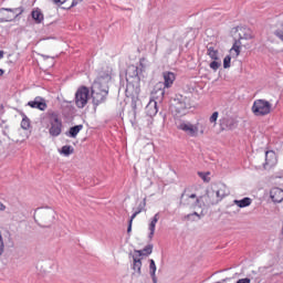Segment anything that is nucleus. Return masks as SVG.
Masks as SVG:
<instances>
[{"label": "nucleus", "mask_w": 283, "mask_h": 283, "mask_svg": "<svg viewBox=\"0 0 283 283\" xmlns=\"http://www.w3.org/2000/svg\"><path fill=\"white\" fill-rule=\"evenodd\" d=\"M130 107H132L133 112H136V109H137L136 98L132 99Z\"/></svg>", "instance_id": "41"}, {"label": "nucleus", "mask_w": 283, "mask_h": 283, "mask_svg": "<svg viewBox=\"0 0 283 283\" xmlns=\"http://www.w3.org/2000/svg\"><path fill=\"white\" fill-rule=\"evenodd\" d=\"M83 2V0H70L66 3H62L63 10H72V8H75V6H78V3Z\"/></svg>", "instance_id": "24"}, {"label": "nucleus", "mask_w": 283, "mask_h": 283, "mask_svg": "<svg viewBox=\"0 0 283 283\" xmlns=\"http://www.w3.org/2000/svg\"><path fill=\"white\" fill-rule=\"evenodd\" d=\"M146 109L149 116H156V114H158V102L150 99Z\"/></svg>", "instance_id": "18"}, {"label": "nucleus", "mask_w": 283, "mask_h": 283, "mask_svg": "<svg viewBox=\"0 0 283 283\" xmlns=\"http://www.w3.org/2000/svg\"><path fill=\"white\" fill-rule=\"evenodd\" d=\"M132 220L128 221V228H127V234L129 235L132 233Z\"/></svg>", "instance_id": "44"}, {"label": "nucleus", "mask_w": 283, "mask_h": 283, "mask_svg": "<svg viewBox=\"0 0 283 283\" xmlns=\"http://www.w3.org/2000/svg\"><path fill=\"white\" fill-rule=\"evenodd\" d=\"M83 129V124L72 126L69 132H66V136L69 138H76L78 136V133Z\"/></svg>", "instance_id": "20"}, {"label": "nucleus", "mask_w": 283, "mask_h": 283, "mask_svg": "<svg viewBox=\"0 0 283 283\" xmlns=\"http://www.w3.org/2000/svg\"><path fill=\"white\" fill-rule=\"evenodd\" d=\"M3 54H6V52L0 51V59H3Z\"/></svg>", "instance_id": "51"}, {"label": "nucleus", "mask_w": 283, "mask_h": 283, "mask_svg": "<svg viewBox=\"0 0 283 283\" xmlns=\"http://www.w3.org/2000/svg\"><path fill=\"white\" fill-rule=\"evenodd\" d=\"M179 205L180 207H189L190 209H196V207L202 209V196L198 197L196 193L189 195L187 193V189H185L180 196Z\"/></svg>", "instance_id": "5"}, {"label": "nucleus", "mask_w": 283, "mask_h": 283, "mask_svg": "<svg viewBox=\"0 0 283 283\" xmlns=\"http://www.w3.org/2000/svg\"><path fill=\"white\" fill-rule=\"evenodd\" d=\"M205 216V213H198V212H192L188 214V218H197L196 220H202V217Z\"/></svg>", "instance_id": "35"}, {"label": "nucleus", "mask_w": 283, "mask_h": 283, "mask_svg": "<svg viewBox=\"0 0 283 283\" xmlns=\"http://www.w3.org/2000/svg\"><path fill=\"white\" fill-rule=\"evenodd\" d=\"M0 211H6V206L0 202Z\"/></svg>", "instance_id": "47"}, {"label": "nucleus", "mask_w": 283, "mask_h": 283, "mask_svg": "<svg viewBox=\"0 0 283 283\" xmlns=\"http://www.w3.org/2000/svg\"><path fill=\"white\" fill-rule=\"evenodd\" d=\"M177 129H180L181 132H185V134H189L190 136H196V134H198L199 132L197 125L185 122H181L179 125H177Z\"/></svg>", "instance_id": "12"}, {"label": "nucleus", "mask_w": 283, "mask_h": 283, "mask_svg": "<svg viewBox=\"0 0 283 283\" xmlns=\"http://www.w3.org/2000/svg\"><path fill=\"white\" fill-rule=\"evenodd\" d=\"M20 116H22L21 127H22L24 130L30 129V127H31L32 125H31V122H30L28 115H25V113H23V112H20Z\"/></svg>", "instance_id": "23"}, {"label": "nucleus", "mask_w": 283, "mask_h": 283, "mask_svg": "<svg viewBox=\"0 0 283 283\" xmlns=\"http://www.w3.org/2000/svg\"><path fill=\"white\" fill-rule=\"evenodd\" d=\"M223 67L224 70H229V67H231V55H227L223 59Z\"/></svg>", "instance_id": "31"}, {"label": "nucleus", "mask_w": 283, "mask_h": 283, "mask_svg": "<svg viewBox=\"0 0 283 283\" xmlns=\"http://www.w3.org/2000/svg\"><path fill=\"white\" fill-rule=\"evenodd\" d=\"M239 41H251L253 39V31L250 28L241 27L239 28Z\"/></svg>", "instance_id": "14"}, {"label": "nucleus", "mask_w": 283, "mask_h": 283, "mask_svg": "<svg viewBox=\"0 0 283 283\" xmlns=\"http://www.w3.org/2000/svg\"><path fill=\"white\" fill-rule=\"evenodd\" d=\"M163 76L164 82L157 83L151 92L153 96H156L159 101L165 98V88L169 90L176 81V74L174 72L166 71L163 73Z\"/></svg>", "instance_id": "3"}, {"label": "nucleus", "mask_w": 283, "mask_h": 283, "mask_svg": "<svg viewBox=\"0 0 283 283\" xmlns=\"http://www.w3.org/2000/svg\"><path fill=\"white\" fill-rule=\"evenodd\" d=\"M218 116H219L218 112L212 113V115L209 118L210 123H216L218 120Z\"/></svg>", "instance_id": "37"}, {"label": "nucleus", "mask_w": 283, "mask_h": 283, "mask_svg": "<svg viewBox=\"0 0 283 283\" xmlns=\"http://www.w3.org/2000/svg\"><path fill=\"white\" fill-rule=\"evenodd\" d=\"M238 211H240L239 209L234 210L233 213H238Z\"/></svg>", "instance_id": "55"}, {"label": "nucleus", "mask_w": 283, "mask_h": 283, "mask_svg": "<svg viewBox=\"0 0 283 283\" xmlns=\"http://www.w3.org/2000/svg\"><path fill=\"white\" fill-rule=\"evenodd\" d=\"M228 209H235V205L229 206Z\"/></svg>", "instance_id": "52"}, {"label": "nucleus", "mask_w": 283, "mask_h": 283, "mask_svg": "<svg viewBox=\"0 0 283 283\" xmlns=\"http://www.w3.org/2000/svg\"><path fill=\"white\" fill-rule=\"evenodd\" d=\"M237 283H251V279H249V277L240 279L237 281Z\"/></svg>", "instance_id": "43"}, {"label": "nucleus", "mask_w": 283, "mask_h": 283, "mask_svg": "<svg viewBox=\"0 0 283 283\" xmlns=\"http://www.w3.org/2000/svg\"><path fill=\"white\" fill-rule=\"evenodd\" d=\"M60 154L63 156H72V154H74V147L65 145L61 148Z\"/></svg>", "instance_id": "25"}, {"label": "nucleus", "mask_w": 283, "mask_h": 283, "mask_svg": "<svg viewBox=\"0 0 283 283\" xmlns=\"http://www.w3.org/2000/svg\"><path fill=\"white\" fill-rule=\"evenodd\" d=\"M226 213H228V216H231V211H226Z\"/></svg>", "instance_id": "54"}, {"label": "nucleus", "mask_w": 283, "mask_h": 283, "mask_svg": "<svg viewBox=\"0 0 283 283\" xmlns=\"http://www.w3.org/2000/svg\"><path fill=\"white\" fill-rule=\"evenodd\" d=\"M211 172H202V171H199L198 172V176L199 178H201V180H203V182H211V178H209V175Z\"/></svg>", "instance_id": "29"}, {"label": "nucleus", "mask_w": 283, "mask_h": 283, "mask_svg": "<svg viewBox=\"0 0 283 283\" xmlns=\"http://www.w3.org/2000/svg\"><path fill=\"white\" fill-rule=\"evenodd\" d=\"M205 201H201V207H213L220 202V199L216 197V190H207L206 196H202Z\"/></svg>", "instance_id": "10"}, {"label": "nucleus", "mask_w": 283, "mask_h": 283, "mask_svg": "<svg viewBox=\"0 0 283 283\" xmlns=\"http://www.w3.org/2000/svg\"><path fill=\"white\" fill-rule=\"evenodd\" d=\"M129 258H134V255H136L137 258H143V255H145V252H143V250H134V254L130 252Z\"/></svg>", "instance_id": "33"}, {"label": "nucleus", "mask_w": 283, "mask_h": 283, "mask_svg": "<svg viewBox=\"0 0 283 283\" xmlns=\"http://www.w3.org/2000/svg\"><path fill=\"white\" fill-rule=\"evenodd\" d=\"M139 212L136 210L132 216H130V219L132 220V223L134 222V219L136 218V216H138Z\"/></svg>", "instance_id": "45"}, {"label": "nucleus", "mask_w": 283, "mask_h": 283, "mask_svg": "<svg viewBox=\"0 0 283 283\" xmlns=\"http://www.w3.org/2000/svg\"><path fill=\"white\" fill-rule=\"evenodd\" d=\"M109 81H112V75L107 72L101 73L95 80L91 91L94 107H98V105L107 101V95L109 94Z\"/></svg>", "instance_id": "1"}, {"label": "nucleus", "mask_w": 283, "mask_h": 283, "mask_svg": "<svg viewBox=\"0 0 283 283\" xmlns=\"http://www.w3.org/2000/svg\"><path fill=\"white\" fill-rule=\"evenodd\" d=\"M240 45H242V42L240 40H235V42L232 45V49L235 52V56H240Z\"/></svg>", "instance_id": "27"}, {"label": "nucleus", "mask_w": 283, "mask_h": 283, "mask_svg": "<svg viewBox=\"0 0 283 283\" xmlns=\"http://www.w3.org/2000/svg\"><path fill=\"white\" fill-rule=\"evenodd\" d=\"M53 1V3L55 4V6H57L59 8H61V6H63V3H66L67 1H70V0H52Z\"/></svg>", "instance_id": "38"}, {"label": "nucleus", "mask_w": 283, "mask_h": 283, "mask_svg": "<svg viewBox=\"0 0 283 283\" xmlns=\"http://www.w3.org/2000/svg\"><path fill=\"white\" fill-rule=\"evenodd\" d=\"M140 269H143V261L138 256L133 255V271H135L137 275H142L143 272Z\"/></svg>", "instance_id": "19"}, {"label": "nucleus", "mask_w": 283, "mask_h": 283, "mask_svg": "<svg viewBox=\"0 0 283 283\" xmlns=\"http://www.w3.org/2000/svg\"><path fill=\"white\" fill-rule=\"evenodd\" d=\"M4 249H6V244L3 243V238H0V255H3Z\"/></svg>", "instance_id": "40"}, {"label": "nucleus", "mask_w": 283, "mask_h": 283, "mask_svg": "<svg viewBox=\"0 0 283 283\" xmlns=\"http://www.w3.org/2000/svg\"><path fill=\"white\" fill-rule=\"evenodd\" d=\"M33 218L39 227L50 229L54 224L56 211L52 208H38Z\"/></svg>", "instance_id": "2"}, {"label": "nucleus", "mask_w": 283, "mask_h": 283, "mask_svg": "<svg viewBox=\"0 0 283 283\" xmlns=\"http://www.w3.org/2000/svg\"><path fill=\"white\" fill-rule=\"evenodd\" d=\"M27 105L32 107V109H40V112H45V109H48V103L45 102V98L41 96H36L33 101L28 102Z\"/></svg>", "instance_id": "11"}, {"label": "nucleus", "mask_w": 283, "mask_h": 283, "mask_svg": "<svg viewBox=\"0 0 283 283\" xmlns=\"http://www.w3.org/2000/svg\"><path fill=\"white\" fill-rule=\"evenodd\" d=\"M149 269H150V275H154V273H156V261H154V259L149 260Z\"/></svg>", "instance_id": "34"}, {"label": "nucleus", "mask_w": 283, "mask_h": 283, "mask_svg": "<svg viewBox=\"0 0 283 283\" xmlns=\"http://www.w3.org/2000/svg\"><path fill=\"white\" fill-rule=\"evenodd\" d=\"M222 282H227V279H223Z\"/></svg>", "instance_id": "56"}, {"label": "nucleus", "mask_w": 283, "mask_h": 283, "mask_svg": "<svg viewBox=\"0 0 283 283\" xmlns=\"http://www.w3.org/2000/svg\"><path fill=\"white\" fill-rule=\"evenodd\" d=\"M31 17H32L34 23H36V24L43 23L44 15H43V11H41V9H39V8L33 9L31 12Z\"/></svg>", "instance_id": "17"}, {"label": "nucleus", "mask_w": 283, "mask_h": 283, "mask_svg": "<svg viewBox=\"0 0 283 283\" xmlns=\"http://www.w3.org/2000/svg\"><path fill=\"white\" fill-rule=\"evenodd\" d=\"M154 283H158V279L156 277V273L154 275H150Z\"/></svg>", "instance_id": "46"}, {"label": "nucleus", "mask_w": 283, "mask_h": 283, "mask_svg": "<svg viewBox=\"0 0 283 283\" xmlns=\"http://www.w3.org/2000/svg\"><path fill=\"white\" fill-rule=\"evenodd\" d=\"M270 198L273 202L280 203L283 202V190L281 188H272L270 190Z\"/></svg>", "instance_id": "15"}, {"label": "nucleus", "mask_w": 283, "mask_h": 283, "mask_svg": "<svg viewBox=\"0 0 283 283\" xmlns=\"http://www.w3.org/2000/svg\"><path fill=\"white\" fill-rule=\"evenodd\" d=\"M275 165H277V156L275 155V151L266 150L265 163L263 164L264 169H266V167H275Z\"/></svg>", "instance_id": "13"}, {"label": "nucleus", "mask_w": 283, "mask_h": 283, "mask_svg": "<svg viewBox=\"0 0 283 283\" xmlns=\"http://www.w3.org/2000/svg\"><path fill=\"white\" fill-rule=\"evenodd\" d=\"M233 202L237 205V207H239V209H244V207H251L253 200L249 197H245L241 200L235 199Z\"/></svg>", "instance_id": "21"}, {"label": "nucleus", "mask_w": 283, "mask_h": 283, "mask_svg": "<svg viewBox=\"0 0 283 283\" xmlns=\"http://www.w3.org/2000/svg\"><path fill=\"white\" fill-rule=\"evenodd\" d=\"M134 76H138V69H135Z\"/></svg>", "instance_id": "50"}, {"label": "nucleus", "mask_w": 283, "mask_h": 283, "mask_svg": "<svg viewBox=\"0 0 283 283\" xmlns=\"http://www.w3.org/2000/svg\"><path fill=\"white\" fill-rule=\"evenodd\" d=\"M184 220H188L189 222H198V219L196 217H189V214H186L184 217Z\"/></svg>", "instance_id": "39"}, {"label": "nucleus", "mask_w": 283, "mask_h": 283, "mask_svg": "<svg viewBox=\"0 0 283 283\" xmlns=\"http://www.w3.org/2000/svg\"><path fill=\"white\" fill-rule=\"evenodd\" d=\"M0 238H3V237L1 235V232H0Z\"/></svg>", "instance_id": "57"}, {"label": "nucleus", "mask_w": 283, "mask_h": 283, "mask_svg": "<svg viewBox=\"0 0 283 283\" xmlns=\"http://www.w3.org/2000/svg\"><path fill=\"white\" fill-rule=\"evenodd\" d=\"M25 12L23 7L19 8H1L0 9V23H8L14 21V19L21 17V13Z\"/></svg>", "instance_id": "6"}, {"label": "nucleus", "mask_w": 283, "mask_h": 283, "mask_svg": "<svg viewBox=\"0 0 283 283\" xmlns=\"http://www.w3.org/2000/svg\"><path fill=\"white\" fill-rule=\"evenodd\" d=\"M144 256H149L154 252V244L146 245L143 250Z\"/></svg>", "instance_id": "26"}, {"label": "nucleus", "mask_w": 283, "mask_h": 283, "mask_svg": "<svg viewBox=\"0 0 283 283\" xmlns=\"http://www.w3.org/2000/svg\"><path fill=\"white\" fill-rule=\"evenodd\" d=\"M207 54L212 59V61H220V57L218 56V50H216L212 45L207 46Z\"/></svg>", "instance_id": "22"}, {"label": "nucleus", "mask_w": 283, "mask_h": 283, "mask_svg": "<svg viewBox=\"0 0 283 283\" xmlns=\"http://www.w3.org/2000/svg\"><path fill=\"white\" fill-rule=\"evenodd\" d=\"M227 125L229 129H233L235 127V122L233 119H229Z\"/></svg>", "instance_id": "42"}, {"label": "nucleus", "mask_w": 283, "mask_h": 283, "mask_svg": "<svg viewBox=\"0 0 283 283\" xmlns=\"http://www.w3.org/2000/svg\"><path fill=\"white\" fill-rule=\"evenodd\" d=\"M221 65H222V62L220 60H214L210 63V69L213 70L214 72H218Z\"/></svg>", "instance_id": "28"}, {"label": "nucleus", "mask_w": 283, "mask_h": 283, "mask_svg": "<svg viewBox=\"0 0 283 283\" xmlns=\"http://www.w3.org/2000/svg\"><path fill=\"white\" fill-rule=\"evenodd\" d=\"M273 107L266 99H256L252 105V113L254 116H269L271 108Z\"/></svg>", "instance_id": "7"}, {"label": "nucleus", "mask_w": 283, "mask_h": 283, "mask_svg": "<svg viewBox=\"0 0 283 283\" xmlns=\"http://www.w3.org/2000/svg\"><path fill=\"white\" fill-rule=\"evenodd\" d=\"M143 61H145V57L140 59V61H139L140 66H142V67H145V66L143 65Z\"/></svg>", "instance_id": "49"}, {"label": "nucleus", "mask_w": 283, "mask_h": 283, "mask_svg": "<svg viewBox=\"0 0 283 283\" xmlns=\"http://www.w3.org/2000/svg\"><path fill=\"white\" fill-rule=\"evenodd\" d=\"M158 220H160V214L156 213L149 223V234H148V240H154V234L156 233V224H158Z\"/></svg>", "instance_id": "16"}, {"label": "nucleus", "mask_w": 283, "mask_h": 283, "mask_svg": "<svg viewBox=\"0 0 283 283\" xmlns=\"http://www.w3.org/2000/svg\"><path fill=\"white\" fill-rule=\"evenodd\" d=\"M44 60L50 59V55H42Z\"/></svg>", "instance_id": "53"}, {"label": "nucleus", "mask_w": 283, "mask_h": 283, "mask_svg": "<svg viewBox=\"0 0 283 283\" xmlns=\"http://www.w3.org/2000/svg\"><path fill=\"white\" fill-rule=\"evenodd\" d=\"M146 207H147V198H144L143 201L138 205L137 211L139 213H143V211H145Z\"/></svg>", "instance_id": "30"}, {"label": "nucleus", "mask_w": 283, "mask_h": 283, "mask_svg": "<svg viewBox=\"0 0 283 283\" xmlns=\"http://www.w3.org/2000/svg\"><path fill=\"white\" fill-rule=\"evenodd\" d=\"M45 118L51 125V127L49 128L50 136H61V132H63V120L59 118V113L54 111H48L45 114Z\"/></svg>", "instance_id": "4"}, {"label": "nucleus", "mask_w": 283, "mask_h": 283, "mask_svg": "<svg viewBox=\"0 0 283 283\" xmlns=\"http://www.w3.org/2000/svg\"><path fill=\"white\" fill-rule=\"evenodd\" d=\"M170 107L176 114H182L187 109V97L176 95L170 102Z\"/></svg>", "instance_id": "9"}, {"label": "nucleus", "mask_w": 283, "mask_h": 283, "mask_svg": "<svg viewBox=\"0 0 283 283\" xmlns=\"http://www.w3.org/2000/svg\"><path fill=\"white\" fill-rule=\"evenodd\" d=\"M3 74H6V71H3V69H0V76H3Z\"/></svg>", "instance_id": "48"}, {"label": "nucleus", "mask_w": 283, "mask_h": 283, "mask_svg": "<svg viewBox=\"0 0 283 283\" xmlns=\"http://www.w3.org/2000/svg\"><path fill=\"white\" fill-rule=\"evenodd\" d=\"M90 101V88L87 86H81L75 93V105L78 109H83Z\"/></svg>", "instance_id": "8"}, {"label": "nucleus", "mask_w": 283, "mask_h": 283, "mask_svg": "<svg viewBox=\"0 0 283 283\" xmlns=\"http://www.w3.org/2000/svg\"><path fill=\"white\" fill-rule=\"evenodd\" d=\"M274 35H276V38L280 39V41L283 42V29L275 30Z\"/></svg>", "instance_id": "36"}, {"label": "nucleus", "mask_w": 283, "mask_h": 283, "mask_svg": "<svg viewBox=\"0 0 283 283\" xmlns=\"http://www.w3.org/2000/svg\"><path fill=\"white\" fill-rule=\"evenodd\" d=\"M216 197L219 199V202H222V199L226 198L227 193L222 190H214Z\"/></svg>", "instance_id": "32"}]
</instances>
